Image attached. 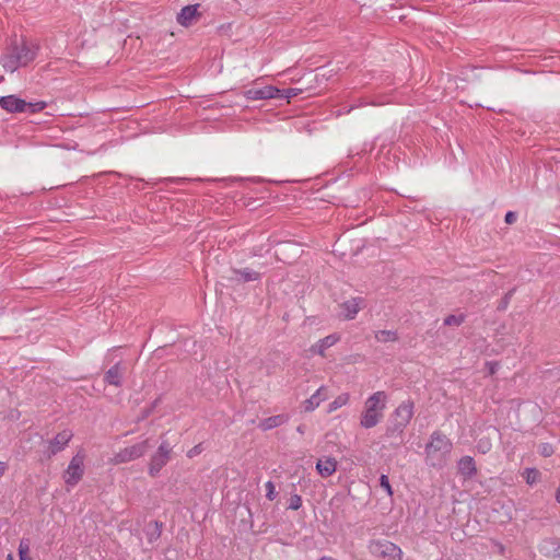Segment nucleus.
<instances>
[{
  "label": "nucleus",
  "mask_w": 560,
  "mask_h": 560,
  "mask_svg": "<svg viewBox=\"0 0 560 560\" xmlns=\"http://www.w3.org/2000/svg\"><path fill=\"white\" fill-rule=\"evenodd\" d=\"M125 368L120 363L113 365L104 375L105 383L114 386H120Z\"/></svg>",
  "instance_id": "14"
},
{
  "label": "nucleus",
  "mask_w": 560,
  "mask_h": 560,
  "mask_svg": "<svg viewBox=\"0 0 560 560\" xmlns=\"http://www.w3.org/2000/svg\"><path fill=\"white\" fill-rule=\"evenodd\" d=\"M464 315H448L444 319L446 326H459L464 322Z\"/></svg>",
  "instance_id": "25"
},
{
  "label": "nucleus",
  "mask_w": 560,
  "mask_h": 560,
  "mask_svg": "<svg viewBox=\"0 0 560 560\" xmlns=\"http://www.w3.org/2000/svg\"><path fill=\"white\" fill-rule=\"evenodd\" d=\"M7 469H8L7 463L0 462V478L4 475Z\"/></svg>",
  "instance_id": "33"
},
{
  "label": "nucleus",
  "mask_w": 560,
  "mask_h": 560,
  "mask_svg": "<svg viewBox=\"0 0 560 560\" xmlns=\"http://www.w3.org/2000/svg\"><path fill=\"white\" fill-rule=\"evenodd\" d=\"M386 402L387 395L383 390L375 392L369 396L361 413L360 425L364 429L376 427L383 419Z\"/></svg>",
  "instance_id": "2"
},
{
  "label": "nucleus",
  "mask_w": 560,
  "mask_h": 560,
  "mask_svg": "<svg viewBox=\"0 0 560 560\" xmlns=\"http://www.w3.org/2000/svg\"><path fill=\"white\" fill-rule=\"evenodd\" d=\"M380 486L384 489V491L387 493V495H393V489L389 483V479L386 475H381L380 477Z\"/></svg>",
  "instance_id": "28"
},
{
  "label": "nucleus",
  "mask_w": 560,
  "mask_h": 560,
  "mask_svg": "<svg viewBox=\"0 0 560 560\" xmlns=\"http://www.w3.org/2000/svg\"><path fill=\"white\" fill-rule=\"evenodd\" d=\"M350 395L348 393H342L339 396H337L329 405H328V412L331 413L336 411L337 409L346 406L349 402Z\"/></svg>",
  "instance_id": "21"
},
{
  "label": "nucleus",
  "mask_w": 560,
  "mask_h": 560,
  "mask_svg": "<svg viewBox=\"0 0 560 560\" xmlns=\"http://www.w3.org/2000/svg\"><path fill=\"white\" fill-rule=\"evenodd\" d=\"M200 451H199V446H195L192 450H190L188 452V456L189 457H192L194 455L198 454Z\"/></svg>",
  "instance_id": "34"
},
{
  "label": "nucleus",
  "mask_w": 560,
  "mask_h": 560,
  "mask_svg": "<svg viewBox=\"0 0 560 560\" xmlns=\"http://www.w3.org/2000/svg\"><path fill=\"white\" fill-rule=\"evenodd\" d=\"M499 551H500L501 553H503V552H504V547H503V545H501V544H499Z\"/></svg>",
  "instance_id": "38"
},
{
  "label": "nucleus",
  "mask_w": 560,
  "mask_h": 560,
  "mask_svg": "<svg viewBox=\"0 0 560 560\" xmlns=\"http://www.w3.org/2000/svg\"><path fill=\"white\" fill-rule=\"evenodd\" d=\"M415 405L411 400L402 401L394 411L392 423L387 428V435H400L413 417Z\"/></svg>",
  "instance_id": "4"
},
{
  "label": "nucleus",
  "mask_w": 560,
  "mask_h": 560,
  "mask_svg": "<svg viewBox=\"0 0 560 560\" xmlns=\"http://www.w3.org/2000/svg\"><path fill=\"white\" fill-rule=\"evenodd\" d=\"M0 107L8 113H36L45 108V103H27L16 95H7L0 97Z\"/></svg>",
  "instance_id": "6"
},
{
  "label": "nucleus",
  "mask_w": 560,
  "mask_h": 560,
  "mask_svg": "<svg viewBox=\"0 0 560 560\" xmlns=\"http://www.w3.org/2000/svg\"><path fill=\"white\" fill-rule=\"evenodd\" d=\"M73 438V433L69 429H65L51 440L47 442L46 454L48 457H51L60 452H62Z\"/></svg>",
  "instance_id": "10"
},
{
  "label": "nucleus",
  "mask_w": 560,
  "mask_h": 560,
  "mask_svg": "<svg viewBox=\"0 0 560 560\" xmlns=\"http://www.w3.org/2000/svg\"><path fill=\"white\" fill-rule=\"evenodd\" d=\"M148 450V441H143L140 443H137L131 446H127L119 452H117L114 457L110 459V463L114 465H119L124 463H128L131 460H135L137 458H140L144 455V453Z\"/></svg>",
  "instance_id": "8"
},
{
  "label": "nucleus",
  "mask_w": 560,
  "mask_h": 560,
  "mask_svg": "<svg viewBox=\"0 0 560 560\" xmlns=\"http://www.w3.org/2000/svg\"><path fill=\"white\" fill-rule=\"evenodd\" d=\"M298 93H299L298 89L281 90L280 96L278 98H291V97L296 96Z\"/></svg>",
  "instance_id": "29"
},
{
  "label": "nucleus",
  "mask_w": 560,
  "mask_h": 560,
  "mask_svg": "<svg viewBox=\"0 0 560 560\" xmlns=\"http://www.w3.org/2000/svg\"><path fill=\"white\" fill-rule=\"evenodd\" d=\"M517 217H516V213L515 212H512V211H509L506 214H505V222L508 224H512L516 221Z\"/></svg>",
  "instance_id": "32"
},
{
  "label": "nucleus",
  "mask_w": 560,
  "mask_h": 560,
  "mask_svg": "<svg viewBox=\"0 0 560 560\" xmlns=\"http://www.w3.org/2000/svg\"><path fill=\"white\" fill-rule=\"evenodd\" d=\"M339 336L336 334L328 335L325 338L319 339L316 343H314L311 347L310 351L312 353H316L324 357L326 350L336 345L339 341Z\"/></svg>",
  "instance_id": "12"
},
{
  "label": "nucleus",
  "mask_w": 560,
  "mask_h": 560,
  "mask_svg": "<svg viewBox=\"0 0 560 560\" xmlns=\"http://www.w3.org/2000/svg\"><path fill=\"white\" fill-rule=\"evenodd\" d=\"M197 14V5L184 7L177 15V22L183 26H188Z\"/></svg>",
  "instance_id": "19"
},
{
  "label": "nucleus",
  "mask_w": 560,
  "mask_h": 560,
  "mask_svg": "<svg viewBox=\"0 0 560 560\" xmlns=\"http://www.w3.org/2000/svg\"><path fill=\"white\" fill-rule=\"evenodd\" d=\"M548 544H550L553 547L552 556L557 557V558H560V544H557L553 540L548 541Z\"/></svg>",
  "instance_id": "31"
},
{
  "label": "nucleus",
  "mask_w": 560,
  "mask_h": 560,
  "mask_svg": "<svg viewBox=\"0 0 560 560\" xmlns=\"http://www.w3.org/2000/svg\"><path fill=\"white\" fill-rule=\"evenodd\" d=\"M288 421H289L288 415H277V416L268 417V418L261 420L258 427L262 431H268V430H271V429L282 425V424L287 423Z\"/></svg>",
  "instance_id": "17"
},
{
  "label": "nucleus",
  "mask_w": 560,
  "mask_h": 560,
  "mask_svg": "<svg viewBox=\"0 0 560 560\" xmlns=\"http://www.w3.org/2000/svg\"><path fill=\"white\" fill-rule=\"evenodd\" d=\"M302 506V498L299 494H292L289 500V506L290 510H299Z\"/></svg>",
  "instance_id": "27"
},
{
  "label": "nucleus",
  "mask_w": 560,
  "mask_h": 560,
  "mask_svg": "<svg viewBox=\"0 0 560 560\" xmlns=\"http://www.w3.org/2000/svg\"><path fill=\"white\" fill-rule=\"evenodd\" d=\"M375 339L378 342H395L398 339L397 331L395 330H377L375 332Z\"/></svg>",
  "instance_id": "20"
},
{
  "label": "nucleus",
  "mask_w": 560,
  "mask_h": 560,
  "mask_svg": "<svg viewBox=\"0 0 560 560\" xmlns=\"http://www.w3.org/2000/svg\"><path fill=\"white\" fill-rule=\"evenodd\" d=\"M452 448V441L442 432L434 431L424 448L427 463L433 467L442 466L448 458Z\"/></svg>",
  "instance_id": "1"
},
{
  "label": "nucleus",
  "mask_w": 560,
  "mask_h": 560,
  "mask_svg": "<svg viewBox=\"0 0 560 560\" xmlns=\"http://www.w3.org/2000/svg\"><path fill=\"white\" fill-rule=\"evenodd\" d=\"M30 550H31L30 540L26 538L21 539L20 544H19L20 560H33L32 557L30 556Z\"/></svg>",
  "instance_id": "23"
},
{
  "label": "nucleus",
  "mask_w": 560,
  "mask_h": 560,
  "mask_svg": "<svg viewBox=\"0 0 560 560\" xmlns=\"http://www.w3.org/2000/svg\"><path fill=\"white\" fill-rule=\"evenodd\" d=\"M37 54V47L23 42L21 45L13 46L1 58V65L5 71L14 72L21 67L32 62Z\"/></svg>",
  "instance_id": "3"
},
{
  "label": "nucleus",
  "mask_w": 560,
  "mask_h": 560,
  "mask_svg": "<svg viewBox=\"0 0 560 560\" xmlns=\"http://www.w3.org/2000/svg\"><path fill=\"white\" fill-rule=\"evenodd\" d=\"M361 298H352L341 304L342 314L346 319H353L362 307Z\"/></svg>",
  "instance_id": "13"
},
{
  "label": "nucleus",
  "mask_w": 560,
  "mask_h": 560,
  "mask_svg": "<svg viewBox=\"0 0 560 560\" xmlns=\"http://www.w3.org/2000/svg\"><path fill=\"white\" fill-rule=\"evenodd\" d=\"M325 386H320L310 398L303 402L304 410L306 412L314 411L322 401L326 399Z\"/></svg>",
  "instance_id": "15"
},
{
  "label": "nucleus",
  "mask_w": 560,
  "mask_h": 560,
  "mask_svg": "<svg viewBox=\"0 0 560 560\" xmlns=\"http://www.w3.org/2000/svg\"><path fill=\"white\" fill-rule=\"evenodd\" d=\"M539 471L536 468H526L523 472V477L525 478L526 482L532 486L539 479Z\"/></svg>",
  "instance_id": "24"
},
{
  "label": "nucleus",
  "mask_w": 560,
  "mask_h": 560,
  "mask_svg": "<svg viewBox=\"0 0 560 560\" xmlns=\"http://www.w3.org/2000/svg\"><path fill=\"white\" fill-rule=\"evenodd\" d=\"M458 471L465 477H471L476 474L475 460L470 456H464L458 460Z\"/></svg>",
  "instance_id": "18"
},
{
  "label": "nucleus",
  "mask_w": 560,
  "mask_h": 560,
  "mask_svg": "<svg viewBox=\"0 0 560 560\" xmlns=\"http://www.w3.org/2000/svg\"><path fill=\"white\" fill-rule=\"evenodd\" d=\"M85 454L80 451L70 460L63 472V480L67 487L72 488L79 483L84 475Z\"/></svg>",
  "instance_id": "7"
},
{
  "label": "nucleus",
  "mask_w": 560,
  "mask_h": 560,
  "mask_svg": "<svg viewBox=\"0 0 560 560\" xmlns=\"http://www.w3.org/2000/svg\"><path fill=\"white\" fill-rule=\"evenodd\" d=\"M296 431H298L299 433L303 434V433L305 432V427H304V425H299V427L296 428Z\"/></svg>",
  "instance_id": "35"
},
{
  "label": "nucleus",
  "mask_w": 560,
  "mask_h": 560,
  "mask_svg": "<svg viewBox=\"0 0 560 560\" xmlns=\"http://www.w3.org/2000/svg\"><path fill=\"white\" fill-rule=\"evenodd\" d=\"M319 560H338L332 557H322Z\"/></svg>",
  "instance_id": "37"
},
{
  "label": "nucleus",
  "mask_w": 560,
  "mask_h": 560,
  "mask_svg": "<svg viewBox=\"0 0 560 560\" xmlns=\"http://www.w3.org/2000/svg\"><path fill=\"white\" fill-rule=\"evenodd\" d=\"M540 454L545 457H549L553 454V447L548 443L541 444Z\"/></svg>",
  "instance_id": "30"
},
{
  "label": "nucleus",
  "mask_w": 560,
  "mask_h": 560,
  "mask_svg": "<svg viewBox=\"0 0 560 560\" xmlns=\"http://www.w3.org/2000/svg\"><path fill=\"white\" fill-rule=\"evenodd\" d=\"M171 453L172 446L165 441L162 442L158 451L151 457L149 465L150 476L155 477L159 475L161 469L168 463Z\"/></svg>",
  "instance_id": "9"
},
{
  "label": "nucleus",
  "mask_w": 560,
  "mask_h": 560,
  "mask_svg": "<svg viewBox=\"0 0 560 560\" xmlns=\"http://www.w3.org/2000/svg\"><path fill=\"white\" fill-rule=\"evenodd\" d=\"M490 372H491V374L494 373V365L493 364H491V366H490Z\"/></svg>",
  "instance_id": "39"
},
{
  "label": "nucleus",
  "mask_w": 560,
  "mask_h": 560,
  "mask_svg": "<svg viewBox=\"0 0 560 560\" xmlns=\"http://www.w3.org/2000/svg\"><path fill=\"white\" fill-rule=\"evenodd\" d=\"M556 500L560 503V486L556 493Z\"/></svg>",
  "instance_id": "36"
},
{
  "label": "nucleus",
  "mask_w": 560,
  "mask_h": 560,
  "mask_svg": "<svg viewBox=\"0 0 560 560\" xmlns=\"http://www.w3.org/2000/svg\"><path fill=\"white\" fill-rule=\"evenodd\" d=\"M369 552L378 558L402 560L401 549L394 542L385 539H372L368 544Z\"/></svg>",
  "instance_id": "5"
},
{
  "label": "nucleus",
  "mask_w": 560,
  "mask_h": 560,
  "mask_svg": "<svg viewBox=\"0 0 560 560\" xmlns=\"http://www.w3.org/2000/svg\"><path fill=\"white\" fill-rule=\"evenodd\" d=\"M265 488H266V498L269 501H273L278 495V492L276 491L275 483L272 481H267L265 483Z\"/></svg>",
  "instance_id": "26"
},
{
  "label": "nucleus",
  "mask_w": 560,
  "mask_h": 560,
  "mask_svg": "<svg viewBox=\"0 0 560 560\" xmlns=\"http://www.w3.org/2000/svg\"><path fill=\"white\" fill-rule=\"evenodd\" d=\"M316 469L322 477H329L336 471L337 462L332 457L319 459L316 464Z\"/></svg>",
  "instance_id": "16"
},
{
  "label": "nucleus",
  "mask_w": 560,
  "mask_h": 560,
  "mask_svg": "<svg viewBox=\"0 0 560 560\" xmlns=\"http://www.w3.org/2000/svg\"><path fill=\"white\" fill-rule=\"evenodd\" d=\"M281 90L273 85H266L262 88H250L244 91V96L248 101H260V100H271L278 98L280 96Z\"/></svg>",
  "instance_id": "11"
},
{
  "label": "nucleus",
  "mask_w": 560,
  "mask_h": 560,
  "mask_svg": "<svg viewBox=\"0 0 560 560\" xmlns=\"http://www.w3.org/2000/svg\"><path fill=\"white\" fill-rule=\"evenodd\" d=\"M234 273L238 275L241 277V280H243L244 282L256 281L260 277L259 272H257L253 269H249V268L240 269V270L235 269Z\"/></svg>",
  "instance_id": "22"
}]
</instances>
